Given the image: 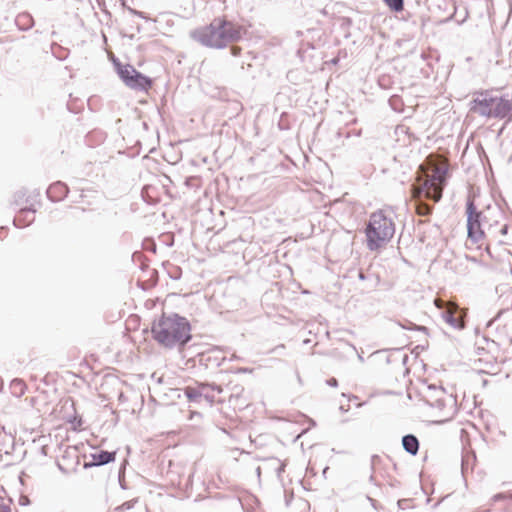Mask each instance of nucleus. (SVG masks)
<instances>
[{
  "instance_id": "f257e3e1",
  "label": "nucleus",
  "mask_w": 512,
  "mask_h": 512,
  "mask_svg": "<svg viewBox=\"0 0 512 512\" xmlns=\"http://www.w3.org/2000/svg\"><path fill=\"white\" fill-rule=\"evenodd\" d=\"M242 36V28L223 17L215 18L209 25L192 31L191 37L200 44L211 48H222Z\"/></svg>"
},
{
  "instance_id": "f03ea898",
  "label": "nucleus",
  "mask_w": 512,
  "mask_h": 512,
  "mask_svg": "<svg viewBox=\"0 0 512 512\" xmlns=\"http://www.w3.org/2000/svg\"><path fill=\"white\" fill-rule=\"evenodd\" d=\"M153 339L165 348L184 346L191 339L189 322L178 315L163 316L151 329Z\"/></svg>"
},
{
  "instance_id": "7ed1b4c3",
  "label": "nucleus",
  "mask_w": 512,
  "mask_h": 512,
  "mask_svg": "<svg viewBox=\"0 0 512 512\" xmlns=\"http://www.w3.org/2000/svg\"><path fill=\"white\" fill-rule=\"evenodd\" d=\"M395 233V224L384 211L379 210L370 215L365 229L367 247L371 251L384 248Z\"/></svg>"
},
{
  "instance_id": "20e7f679",
  "label": "nucleus",
  "mask_w": 512,
  "mask_h": 512,
  "mask_svg": "<svg viewBox=\"0 0 512 512\" xmlns=\"http://www.w3.org/2000/svg\"><path fill=\"white\" fill-rule=\"evenodd\" d=\"M447 181L439 177L417 170L415 183L412 187V196L415 199L422 197L438 202L442 197V191Z\"/></svg>"
},
{
  "instance_id": "39448f33",
  "label": "nucleus",
  "mask_w": 512,
  "mask_h": 512,
  "mask_svg": "<svg viewBox=\"0 0 512 512\" xmlns=\"http://www.w3.org/2000/svg\"><path fill=\"white\" fill-rule=\"evenodd\" d=\"M486 216L482 212H477L473 203L467 206V229L468 239L467 245L469 248L475 247L477 249L485 248L490 254V245L486 242L485 232L482 228Z\"/></svg>"
},
{
  "instance_id": "423d86ee",
  "label": "nucleus",
  "mask_w": 512,
  "mask_h": 512,
  "mask_svg": "<svg viewBox=\"0 0 512 512\" xmlns=\"http://www.w3.org/2000/svg\"><path fill=\"white\" fill-rule=\"evenodd\" d=\"M418 170L427 174H432L442 180L447 181L450 176V163L446 156L438 153L429 154Z\"/></svg>"
},
{
  "instance_id": "0eeeda50",
  "label": "nucleus",
  "mask_w": 512,
  "mask_h": 512,
  "mask_svg": "<svg viewBox=\"0 0 512 512\" xmlns=\"http://www.w3.org/2000/svg\"><path fill=\"white\" fill-rule=\"evenodd\" d=\"M118 74L125 84L131 88L146 89L151 86V81L131 65L119 66Z\"/></svg>"
},
{
  "instance_id": "6e6552de",
  "label": "nucleus",
  "mask_w": 512,
  "mask_h": 512,
  "mask_svg": "<svg viewBox=\"0 0 512 512\" xmlns=\"http://www.w3.org/2000/svg\"><path fill=\"white\" fill-rule=\"evenodd\" d=\"M512 115V93L494 96L492 118L504 119Z\"/></svg>"
},
{
  "instance_id": "1a4fd4ad",
  "label": "nucleus",
  "mask_w": 512,
  "mask_h": 512,
  "mask_svg": "<svg viewBox=\"0 0 512 512\" xmlns=\"http://www.w3.org/2000/svg\"><path fill=\"white\" fill-rule=\"evenodd\" d=\"M494 96L488 93H481L472 101L470 110L473 113L492 118Z\"/></svg>"
},
{
  "instance_id": "9d476101",
  "label": "nucleus",
  "mask_w": 512,
  "mask_h": 512,
  "mask_svg": "<svg viewBox=\"0 0 512 512\" xmlns=\"http://www.w3.org/2000/svg\"><path fill=\"white\" fill-rule=\"evenodd\" d=\"M466 313L460 309L455 303L446 304V311H444V319L452 327L462 329L464 328V317Z\"/></svg>"
},
{
  "instance_id": "9b49d317",
  "label": "nucleus",
  "mask_w": 512,
  "mask_h": 512,
  "mask_svg": "<svg viewBox=\"0 0 512 512\" xmlns=\"http://www.w3.org/2000/svg\"><path fill=\"white\" fill-rule=\"evenodd\" d=\"M69 192L66 184L62 182H55L47 189V196L54 202L63 200Z\"/></svg>"
},
{
  "instance_id": "f8f14e48",
  "label": "nucleus",
  "mask_w": 512,
  "mask_h": 512,
  "mask_svg": "<svg viewBox=\"0 0 512 512\" xmlns=\"http://www.w3.org/2000/svg\"><path fill=\"white\" fill-rule=\"evenodd\" d=\"M35 219V210L27 207H22L18 215L15 217L14 222L19 227H25L31 224Z\"/></svg>"
},
{
  "instance_id": "ddd939ff",
  "label": "nucleus",
  "mask_w": 512,
  "mask_h": 512,
  "mask_svg": "<svg viewBox=\"0 0 512 512\" xmlns=\"http://www.w3.org/2000/svg\"><path fill=\"white\" fill-rule=\"evenodd\" d=\"M402 444L404 449L412 454L415 455L418 452L419 449V442L418 439L414 435H406L402 439Z\"/></svg>"
},
{
  "instance_id": "4468645a",
  "label": "nucleus",
  "mask_w": 512,
  "mask_h": 512,
  "mask_svg": "<svg viewBox=\"0 0 512 512\" xmlns=\"http://www.w3.org/2000/svg\"><path fill=\"white\" fill-rule=\"evenodd\" d=\"M91 465H103L114 460V453L100 451L91 455Z\"/></svg>"
},
{
  "instance_id": "2eb2a0df",
  "label": "nucleus",
  "mask_w": 512,
  "mask_h": 512,
  "mask_svg": "<svg viewBox=\"0 0 512 512\" xmlns=\"http://www.w3.org/2000/svg\"><path fill=\"white\" fill-rule=\"evenodd\" d=\"M207 389L206 385H199L198 387L188 386L185 388L184 393L190 401H197Z\"/></svg>"
},
{
  "instance_id": "dca6fc26",
  "label": "nucleus",
  "mask_w": 512,
  "mask_h": 512,
  "mask_svg": "<svg viewBox=\"0 0 512 512\" xmlns=\"http://www.w3.org/2000/svg\"><path fill=\"white\" fill-rule=\"evenodd\" d=\"M10 388L15 396L20 397L26 392L27 385L23 380L14 379L11 382Z\"/></svg>"
},
{
  "instance_id": "f3484780",
  "label": "nucleus",
  "mask_w": 512,
  "mask_h": 512,
  "mask_svg": "<svg viewBox=\"0 0 512 512\" xmlns=\"http://www.w3.org/2000/svg\"><path fill=\"white\" fill-rule=\"evenodd\" d=\"M385 4L393 11L399 12L403 10V0H383Z\"/></svg>"
},
{
  "instance_id": "a211bd4d",
  "label": "nucleus",
  "mask_w": 512,
  "mask_h": 512,
  "mask_svg": "<svg viewBox=\"0 0 512 512\" xmlns=\"http://www.w3.org/2000/svg\"><path fill=\"white\" fill-rule=\"evenodd\" d=\"M432 207L426 203L420 202L416 206V213L419 216H427L431 213Z\"/></svg>"
},
{
  "instance_id": "6ab92c4d",
  "label": "nucleus",
  "mask_w": 512,
  "mask_h": 512,
  "mask_svg": "<svg viewBox=\"0 0 512 512\" xmlns=\"http://www.w3.org/2000/svg\"><path fill=\"white\" fill-rule=\"evenodd\" d=\"M25 197V194L24 193H17L15 196H14V200H13V203L16 205V206H21L23 204L22 200L23 198Z\"/></svg>"
},
{
  "instance_id": "aec40b11",
  "label": "nucleus",
  "mask_w": 512,
  "mask_h": 512,
  "mask_svg": "<svg viewBox=\"0 0 512 512\" xmlns=\"http://www.w3.org/2000/svg\"><path fill=\"white\" fill-rule=\"evenodd\" d=\"M434 303L436 307L444 309L446 311V304H450L451 302H445L444 300L437 298L435 299Z\"/></svg>"
},
{
  "instance_id": "412c9836",
  "label": "nucleus",
  "mask_w": 512,
  "mask_h": 512,
  "mask_svg": "<svg viewBox=\"0 0 512 512\" xmlns=\"http://www.w3.org/2000/svg\"><path fill=\"white\" fill-rule=\"evenodd\" d=\"M0 512H13V510L8 506H0Z\"/></svg>"
},
{
  "instance_id": "4be33fe9",
  "label": "nucleus",
  "mask_w": 512,
  "mask_h": 512,
  "mask_svg": "<svg viewBox=\"0 0 512 512\" xmlns=\"http://www.w3.org/2000/svg\"><path fill=\"white\" fill-rule=\"evenodd\" d=\"M240 50L241 49L239 47H236V46L232 47V49H231L232 54L235 55V56H237L240 53Z\"/></svg>"
},
{
  "instance_id": "5701e85b",
  "label": "nucleus",
  "mask_w": 512,
  "mask_h": 512,
  "mask_svg": "<svg viewBox=\"0 0 512 512\" xmlns=\"http://www.w3.org/2000/svg\"><path fill=\"white\" fill-rule=\"evenodd\" d=\"M500 233L502 235H506V233H507V226L506 225H502L501 226Z\"/></svg>"
}]
</instances>
